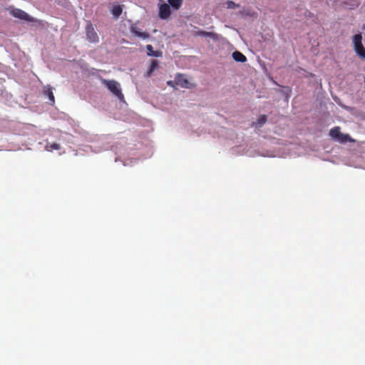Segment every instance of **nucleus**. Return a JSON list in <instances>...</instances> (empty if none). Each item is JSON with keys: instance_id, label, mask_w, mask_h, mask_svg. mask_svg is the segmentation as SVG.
<instances>
[{"instance_id": "1", "label": "nucleus", "mask_w": 365, "mask_h": 365, "mask_svg": "<svg viewBox=\"0 0 365 365\" xmlns=\"http://www.w3.org/2000/svg\"><path fill=\"white\" fill-rule=\"evenodd\" d=\"M101 82L120 101H124V96L121 91L120 85L118 82L114 80H106L103 78L101 79Z\"/></svg>"}, {"instance_id": "2", "label": "nucleus", "mask_w": 365, "mask_h": 365, "mask_svg": "<svg viewBox=\"0 0 365 365\" xmlns=\"http://www.w3.org/2000/svg\"><path fill=\"white\" fill-rule=\"evenodd\" d=\"M354 49L357 56L361 59L365 60V48L362 44V36L361 34H356L352 38Z\"/></svg>"}, {"instance_id": "3", "label": "nucleus", "mask_w": 365, "mask_h": 365, "mask_svg": "<svg viewBox=\"0 0 365 365\" xmlns=\"http://www.w3.org/2000/svg\"><path fill=\"white\" fill-rule=\"evenodd\" d=\"M330 137L341 143H346L347 141H351L350 136L348 134H343L340 131V128L339 126L334 127L329 131Z\"/></svg>"}, {"instance_id": "4", "label": "nucleus", "mask_w": 365, "mask_h": 365, "mask_svg": "<svg viewBox=\"0 0 365 365\" xmlns=\"http://www.w3.org/2000/svg\"><path fill=\"white\" fill-rule=\"evenodd\" d=\"M86 39L92 43H97L99 42V36L95 30V28L91 22L88 21L86 29Z\"/></svg>"}, {"instance_id": "5", "label": "nucleus", "mask_w": 365, "mask_h": 365, "mask_svg": "<svg viewBox=\"0 0 365 365\" xmlns=\"http://www.w3.org/2000/svg\"><path fill=\"white\" fill-rule=\"evenodd\" d=\"M11 14L15 17L18 18L19 19H22L29 22H38V20L34 19V17L29 16L26 12L20 9H14L11 11Z\"/></svg>"}, {"instance_id": "6", "label": "nucleus", "mask_w": 365, "mask_h": 365, "mask_svg": "<svg viewBox=\"0 0 365 365\" xmlns=\"http://www.w3.org/2000/svg\"><path fill=\"white\" fill-rule=\"evenodd\" d=\"M176 85L184 88H192L195 85L186 78L185 76L181 73L178 74L174 80Z\"/></svg>"}, {"instance_id": "7", "label": "nucleus", "mask_w": 365, "mask_h": 365, "mask_svg": "<svg viewBox=\"0 0 365 365\" xmlns=\"http://www.w3.org/2000/svg\"><path fill=\"white\" fill-rule=\"evenodd\" d=\"M171 14L170 7L169 4L165 3L161 4L159 8V17L161 19H167L170 17Z\"/></svg>"}, {"instance_id": "8", "label": "nucleus", "mask_w": 365, "mask_h": 365, "mask_svg": "<svg viewBox=\"0 0 365 365\" xmlns=\"http://www.w3.org/2000/svg\"><path fill=\"white\" fill-rule=\"evenodd\" d=\"M232 58L237 62L244 63L247 61L246 56L238 51H235L232 53Z\"/></svg>"}, {"instance_id": "9", "label": "nucleus", "mask_w": 365, "mask_h": 365, "mask_svg": "<svg viewBox=\"0 0 365 365\" xmlns=\"http://www.w3.org/2000/svg\"><path fill=\"white\" fill-rule=\"evenodd\" d=\"M146 49L148 50V56H149L160 57L163 54L160 51H154L151 45H147Z\"/></svg>"}, {"instance_id": "10", "label": "nucleus", "mask_w": 365, "mask_h": 365, "mask_svg": "<svg viewBox=\"0 0 365 365\" xmlns=\"http://www.w3.org/2000/svg\"><path fill=\"white\" fill-rule=\"evenodd\" d=\"M132 32L137 36L142 38H148L150 36V34L147 32H143L139 29L136 27H132Z\"/></svg>"}, {"instance_id": "11", "label": "nucleus", "mask_w": 365, "mask_h": 365, "mask_svg": "<svg viewBox=\"0 0 365 365\" xmlns=\"http://www.w3.org/2000/svg\"><path fill=\"white\" fill-rule=\"evenodd\" d=\"M122 11H123V6H120L119 4L114 5L111 9V14L115 18H118L120 16V15L122 14Z\"/></svg>"}, {"instance_id": "12", "label": "nucleus", "mask_w": 365, "mask_h": 365, "mask_svg": "<svg viewBox=\"0 0 365 365\" xmlns=\"http://www.w3.org/2000/svg\"><path fill=\"white\" fill-rule=\"evenodd\" d=\"M44 93L46 96H48L49 101H51V103L53 105L55 102V98L53 93L52 88L48 86V87L45 88L44 89Z\"/></svg>"}, {"instance_id": "13", "label": "nucleus", "mask_w": 365, "mask_h": 365, "mask_svg": "<svg viewBox=\"0 0 365 365\" xmlns=\"http://www.w3.org/2000/svg\"><path fill=\"white\" fill-rule=\"evenodd\" d=\"M158 61L157 60H152L150 62V68L148 71V76H151L155 68L158 67Z\"/></svg>"}, {"instance_id": "14", "label": "nucleus", "mask_w": 365, "mask_h": 365, "mask_svg": "<svg viewBox=\"0 0 365 365\" xmlns=\"http://www.w3.org/2000/svg\"><path fill=\"white\" fill-rule=\"evenodd\" d=\"M169 5L173 9H178L182 4V0H168Z\"/></svg>"}, {"instance_id": "15", "label": "nucleus", "mask_w": 365, "mask_h": 365, "mask_svg": "<svg viewBox=\"0 0 365 365\" xmlns=\"http://www.w3.org/2000/svg\"><path fill=\"white\" fill-rule=\"evenodd\" d=\"M197 35L198 36H205V37H210V38H215L217 35L215 33H212V32H208V31H199L197 32Z\"/></svg>"}, {"instance_id": "16", "label": "nucleus", "mask_w": 365, "mask_h": 365, "mask_svg": "<svg viewBox=\"0 0 365 365\" xmlns=\"http://www.w3.org/2000/svg\"><path fill=\"white\" fill-rule=\"evenodd\" d=\"M60 148H61L60 145L58 143H53L51 144H47L46 145V150L48 151H53L54 150H59Z\"/></svg>"}, {"instance_id": "17", "label": "nucleus", "mask_w": 365, "mask_h": 365, "mask_svg": "<svg viewBox=\"0 0 365 365\" xmlns=\"http://www.w3.org/2000/svg\"><path fill=\"white\" fill-rule=\"evenodd\" d=\"M267 121V115H262L259 116V118L257 119V122L255 123L256 125L262 126L264 125Z\"/></svg>"}, {"instance_id": "18", "label": "nucleus", "mask_w": 365, "mask_h": 365, "mask_svg": "<svg viewBox=\"0 0 365 365\" xmlns=\"http://www.w3.org/2000/svg\"><path fill=\"white\" fill-rule=\"evenodd\" d=\"M226 4H227V7L228 9H236L237 7H239V5L235 4L234 1H227L226 2Z\"/></svg>"}, {"instance_id": "19", "label": "nucleus", "mask_w": 365, "mask_h": 365, "mask_svg": "<svg viewBox=\"0 0 365 365\" xmlns=\"http://www.w3.org/2000/svg\"><path fill=\"white\" fill-rule=\"evenodd\" d=\"M174 83H175L174 81H168V85H169V86H173V84Z\"/></svg>"}, {"instance_id": "20", "label": "nucleus", "mask_w": 365, "mask_h": 365, "mask_svg": "<svg viewBox=\"0 0 365 365\" xmlns=\"http://www.w3.org/2000/svg\"><path fill=\"white\" fill-rule=\"evenodd\" d=\"M363 29H365V24L363 26Z\"/></svg>"}]
</instances>
